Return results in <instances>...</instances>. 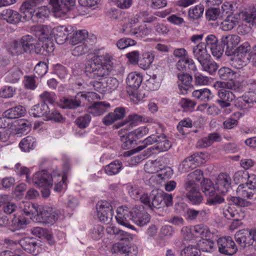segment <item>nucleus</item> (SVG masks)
I'll return each instance as SVG.
<instances>
[{
  "instance_id": "nucleus-24",
  "label": "nucleus",
  "mask_w": 256,
  "mask_h": 256,
  "mask_svg": "<svg viewBox=\"0 0 256 256\" xmlns=\"http://www.w3.org/2000/svg\"><path fill=\"white\" fill-rule=\"evenodd\" d=\"M110 106V104L105 102H94L88 106V112L94 116H99L104 113Z\"/></svg>"
},
{
  "instance_id": "nucleus-23",
  "label": "nucleus",
  "mask_w": 256,
  "mask_h": 256,
  "mask_svg": "<svg viewBox=\"0 0 256 256\" xmlns=\"http://www.w3.org/2000/svg\"><path fill=\"white\" fill-rule=\"evenodd\" d=\"M252 234V230H242L235 234V240L238 244L245 247L246 244L251 245L253 244Z\"/></svg>"
},
{
  "instance_id": "nucleus-37",
  "label": "nucleus",
  "mask_w": 256,
  "mask_h": 256,
  "mask_svg": "<svg viewBox=\"0 0 256 256\" xmlns=\"http://www.w3.org/2000/svg\"><path fill=\"white\" fill-rule=\"evenodd\" d=\"M254 104L252 98L246 96L238 98L235 102L236 106L240 110H248Z\"/></svg>"
},
{
  "instance_id": "nucleus-7",
  "label": "nucleus",
  "mask_w": 256,
  "mask_h": 256,
  "mask_svg": "<svg viewBox=\"0 0 256 256\" xmlns=\"http://www.w3.org/2000/svg\"><path fill=\"white\" fill-rule=\"evenodd\" d=\"M90 96L82 92L78 93L76 96L72 98H64L61 100L63 108L68 109H75L81 106L85 101H90Z\"/></svg>"
},
{
  "instance_id": "nucleus-28",
  "label": "nucleus",
  "mask_w": 256,
  "mask_h": 256,
  "mask_svg": "<svg viewBox=\"0 0 256 256\" xmlns=\"http://www.w3.org/2000/svg\"><path fill=\"white\" fill-rule=\"evenodd\" d=\"M172 147V144L168 140L164 134L159 135L156 145L148 148L147 150L150 152L152 150H157L159 152H166Z\"/></svg>"
},
{
  "instance_id": "nucleus-46",
  "label": "nucleus",
  "mask_w": 256,
  "mask_h": 256,
  "mask_svg": "<svg viewBox=\"0 0 256 256\" xmlns=\"http://www.w3.org/2000/svg\"><path fill=\"white\" fill-rule=\"evenodd\" d=\"M120 141L122 148L124 149H128L130 148L133 144H136V140L133 134L131 132H130L126 134L121 136Z\"/></svg>"
},
{
  "instance_id": "nucleus-19",
  "label": "nucleus",
  "mask_w": 256,
  "mask_h": 256,
  "mask_svg": "<svg viewBox=\"0 0 256 256\" xmlns=\"http://www.w3.org/2000/svg\"><path fill=\"white\" fill-rule=\"evenodd\" d=\"M44 0H26L24 1L20 7V12L25 14L26 16L33 18L34 14L36 7L39 4H42Z\"/></svg>"
},
{
  "instance_id": "nucleus-1",
  "label": "nucleus",
  "mask_w": 256,
  "mask_h": 256,
  "mask_svg": "<svg viewBox=\"0 0 256 256\" xmlns=\"http://www.w3.org/2000/svg\"><path fill=\"white\" fill-rule=\"evenodd\" d=\"M112 57L109 54L94 56L85 66L84 73L91 79L100 80L108 75L113 68Z\"/></svg>"
},
{
  "instance_id": "nucleus-20",
  "label": "nucleus",
  "mask_w": 256,
  "mask_h": 256,
  "mask_svg": "<svg viewBox=\"0 0 256 256\" xmlns=\"http://www.w3.org/2000/svg\"><path fill=\"white\" fill-rule=\"evenodd\" d=\"M37 216L40 217L43 222L50 224L55 222L58 218V214L50 207L40 209Z\"/></svg>"
},
{
  "instance_id": "nucleus-62",
  "label": "nucleus",
  "mask_w": 256,
  "mask_h": 256,
  "mask_svg": "<svg viewBox=\"0 0 256 256\" xmlns=\"http://www.w3.org/2000/svg\"><path fill=\"white\" fill-rule=\"evenodd\" d=\"M15 88L10 86H4L0 90V96L2 98H10L13 96Z\"/></svg>"
},
{
  "instance_id": "nucleus-34",
  "label": "nucleus",
  "mask_w": 256,
  "mask_h": 256,
  "mask_svg": "<svg viewBox=\"0 0 256 256\" xmlns=\"http://www.w3.org/2000/svg\"><path fill=\"white\" fill-rule=\"evenodd\" d=\"M212 94L210 90L206 88L196 90L192 92V96L200 102H206L210 100Z\"/></svg>"
},
{
  "instance_id": "nucleus-10",
  "label": "nucleus",
  "mask_w": 256,
  "mask_h": 256,
  "mask_svg": "<svg viewBox=\"0 0 256 256\" xmlns=\"http://www.w3.org/2000/svg\"><path fill=\"white\" fill-rule=\"evenodd\" d=\"M205 41L206 46L210 51L212 55L216 58H220L224 52L223 44H218V38L213 34L208 36Z\"/></svg>"
},
{
  "instance_id": "nucleus-49",
  "label": "nucleus",
  "mask_w": 256,
  "mask_h": 256,
  "mask_svg": "<svg viewBox=\"0 0 256 256\" xmlns=\"http://www.w3.org/2000/svg\"><path fill=\"white\" fill-rule=\"evenodd\" d=\"M232 64L236 68H240L242 66H246L250 60L245 58L244 56H242L238 54L231 59Z\"/></svg>"
},
{
  "instance_id": "nucleus-58",
  "label": "nucleus",
  "mask_w": 256,
  "mask_h": 256,
  "mask_svg": "<svg viewBox=\"0 0 256 256\" xmlns=\"http://www.w3.org/2000/svg\"><path fill=\"white\" fill-rule=\"evenodd\" d=\"M202 188V192L206 196L212 195L216 190V186H214L210 180L208 179L204 180Z\"/></svg>"
},
{
  "instance_id": "nucleus-52",
  "label": "nucleus",
  "mask_w": 256,
  "mask_h": 256,
  "mask_svg": "<svg viewBox=\"0 0 256 256\" xmlns=\"http://www.w3.org/2000/svg\"><path fill=\"white\" fill-rule=\"evenodd\" d=\"M142 120L143 117L142 116L136 114H132L129 116L128 118L123 122H122L118 125H115L114 126L116 128H118L120 126L126 124L132 126H133L135 125L137 122H142Z\"/></svg>"
},
{
  "instance_id": "nucleus-41",
  "label": "nucleus",
  "mask_w": 256,
  "mask_h": 256,
  "mask_svg": "<svg viewBox=\"0 0 256 256\" xmlns=\"http://www.w3.org/2000/svg\"><path fill=\"white\" fill-rule=\"evenodd\" d=\"M236 72L231 68L224 66L218 70V74L220 79L226 80L236 78Z\"/></svg>"
},
{
  "instance_id": "nucleus-60",
  "label": "nucleus",
  "mask_w": 256,
  "mask_h": 256,
  "mask_svg": "<svg viewBox=\"0 0 256 256\" xmlns=\"http://www.w3.org/2000/svg\"><path fill=\"white\" fill-rule=\"evenodd\" d=\"M200 250L196 246H189L184 248L180 253L181 256H200Z\"/></svg>"
},
{
  "instance_id": "nucleus-6",
  "label": "nucleus",
  "mask_w": 256,
  "mask_h": 256,
  "mask_svg": "<svg viewBox=\"0 0 256 256\" xmlns=\"http://www.w3.org/2000/svg\"><path fill=\"white\" fill-rule=\"evenodd\" d=\"M90 83L95 90L101 92L114 90L119 84L116 78L113 77L102 78L100 80H94Z\"/></svg>"
},
{
  "instance_id": "nucleus-14",
  "label": "nucleus",
  "mask_w": 256,
  "mask_h": 256,
  "mask_svg": "<svg viewBox=\"0 0 256 256\" xmlns=\"http://www.w3.org/2000/svg\"><path fill=\"white\" fill-rule=\"evenodd\" d=\"M218 98L216 102L222 108H227L231 106V102L234 99V94L230 90L222 88L218 92Z\"/></svg>"
},
{
  "instance_id": "nucleus-32",
  "label": "nucleus",
  "mask_w": 256,
  "mask_h": 256,
  "mask_svg": "<svg viewBox=\"0 0 256 256\" xmlns=\"http://www.w3.org/2000/svg\"><path fill=\"white\" fill-rule=\"evenodd\" d=\"M49 112V108L44 102H42L34 106L31 109L30 113L34 117H46Z\"/></svg>"
},
{
  "instance_id": "nucleus-33",
  "label": "nucleus",
  "mask_w": 256,
  "mask_h": 256,
  "mask_svg": "<svg viewBox=\"0 0 256 256\" xmlns=\"http://www.w3.org/2000/svg\"><path fill=\"white\" fill-rule=\"evenodd\" d=\"M220 139V136L217 133L210 134L208 136L198 140L196 144V147L203 148L209 146L214 142L218 141Z\"/></svg>"
},
{
  "instance_id": "nucleus-35",
  "label": "nucleus",
  "mask_w": 256,
  "mask_h": 256,
  "mask_svg": "<svg viewBox=\"0 0 256 256\" xmlns=\"http://www.w3.org/2000/svg\"><path fill=\"white\" fill-rule=\"evenodd\" d=\"M6 48L8 53L12 56H18L24 53L20 41L18 42L14 40L7 44Z\"/></svg>"
},
{
  "instance_id": "nucleus-31",
  "label": "nucleus",
  "mask_w": 256,
  "mask_h": 256,
  "mask_svg": "<svg viewBox=\"0 0 256 256\" xmlns=\"http://www.w3.org/2000/svg\"><path fill=\"white\" fill-rule=\"evenodd\" d=\"M25 108L22 106H18L6 110L4 112L2 116L8 119H15L24 116Z\"/></svg>"
},
{
  "instance_id": "nucleus-57",
  "label": "nucleus",
  "mask_w": 256,
  "mask_h": 256,
  "mask_svg": "<svg viewBox=\"0 0 256 256\" xmlns=\"http://www.w3.org/2000/svg\"><path fill=\"white\" fill-rule=\"evenodd\" d=\"M46 120H54L57 122H63L64 121V118L56 110H50L48 112L46 115Z\"/></svg>"
},
{
  "instance_id": "nucleus-15",
  "label": "nucleus",
  "mask_w": 256,
  "mask_h": 256,
  "mask_svg": "<svg viewBox=\"0 0 256 256\" xmlns=\"http://www.w3.org/2000/svg\"><path fill=\"white\" fill-rule=\"evenodd\" d=\"M72 32V28L60 26L54 28L52 30L54 39L58 44H64L68 39V35Z\"/></svg>"
},
{
  "instance_id": "nucleus-61",
  "label": "nucleus",
  "mask_w": 256,
  "mask_h": 256,
  "mask_svg": "<svg viewBox=\"0 0 256 256\" xmlns=\"http://www.w3.org/2000/svg\"><path fill=\"white\" fill-rule=\"evenodd\" d=\"M91 120V116L86 114L84 116L78 117L75 121L76 124L80 128H84L87 127Z\"/></svg>"
},
{
  "instance_id": "nucleus-39",
  "label": "nucleus",
  "mask_w": 256,
  "mask_h": 256,
  "mask_svg": "<svg viewBox=\"0 0 256 256\" xmlns=\"http://www.w3.org/2000/svg\"><path fill=\"white\" fill-rule=\"evenodd\" d=\"M20 208L22 210L26 216H31L38 214V208L36 206L30 202H22L20 204Z\"/></svg>"
},
{
  "instance_id": "nucleus-2",
  "label": "nucleus",
  "mask_w": 256,
  "mask_h": 256,
  "mask_svg": "<svg viewBox=\"0 0 256 256\" xmlns=\"http://www.w3.org/2000/svg\"><path fill=\"white\" fill-rule=\"evenodd\" d=\"M20 41L24 52H34L46 56L54 50L50 41H48L47 42L39 43L36 38L31 35L22 36Z\"/></svg>"
},
{
  "instance_id": "nucleus-11",
  "label": "nucleus",
  "mask_w": 256,
  "mask_h": 256,
  "mask_svg": "<svg viewBox=\"0 0 256 256\" xmlns=\"http://www.w3.org/2000/svg\"><path fill=\"white\" fill-rule=\"evenodd\" d=\"M131 212L126 206L120 207L117 210L116 218L119 224L130 229L134 230V226L130 223V220H132Z\"/></svg>"
},
{
  "instance_id": "nucleus-26",
  "label": "nucleus",
  "mask_w": 256,
  "mask_h": 256,
  "mask_svg": "<svg viewBox=\"0 0 256 256\" xmlns=\"http://www.w3.org/2000/svg\"><path fill=\"white\" fill-rule=\"evenodd\" d=\"M208 48L206 46V42H200L192 49V52L194 57L200 63L204 61L207 58H210V55L208 53Z\"/></svg>"
},
{
  "instance_id": "nucleus-43",
  "label": "nucleus",
  "mask_w": 256,
  "mask_h": 256,
  "mask_svg": "<svg viewBox=\"0 0 256 256\" xmlns=\"http://www.w3.org/2000/svg\"><path fill=\"white\" fill-rule=\"evenodd\" d=\"M35 139L32 136L24 138L20 142L19 146L24 152H28L34 148Z\"/></svg>"
},
{
  "instance_id": "nucleus-9",
  "label": "nucleus",
  "mask_w": 256,
  "mask_h": 256,
  "mask_svg": "<svg viewBox=\"0 0 256 256\" xmlns=\"http://www.w3.org/2000/svg\"><path fill=\"white\" fill-rule=\"evenodd\" d=\"M217 244L219 252L224 254L232 256L238 250L235 242L230 236L218 238Z\"/></svg>"
},
{
  "instance_id": "nucleus-45",
  "label": "nucleus",
  "mask_w": 256,
  "mask_h": 256,
  "mask_svg": "<svg viewBox=\"0 0 256 256\" xmlns=\"http://www.w3.org/2000/svg\"><path fill=\"white\" fill-rule=\"evenodd\" d=\"M122 167V163L119 160H114L106 166L104 170L106 174L112 176L117 174Z\"/></svg>"
},
{
  "instance_id": "nucleus-56",
  "label": "nucleus",
  "mask_w": 256,
  "mask_h": 256,
  "mask_svg": "<svg viewBox=\"0 0 256 256\" xmlns=\"http://www.w3.org/2000/svg\"><path fill=\"white\" fill-rule=\"evenodd\" d=\"M122 32L126 34H136L138 33H142V34L147 35L149 34L150 30L146 28H144L140 30L139 32L134 29L132 27H130V25L128 23H127L123 26V28L121 30Z\"/></svg>"
},
{
  "instance_id": "nucleus-18",
  "label": "nucleus",
  "mask_w": 256,
  "mask_h": 256,
  "mask_svg": "<svg viewBox=\"0 0 256 256\" xmlns=\"http://www.w3.org/2000/svg\"><path fill=\"white\" fill-rule=\"evenodd\" d=\"M36 36L38 38L39 43L47 42L50 41L54 48V44L50 38L52 30L51 28L47 26H38L34 29Z\"/></svg>"
},
{
  "instance_id": "nucleus-36",
  "label": "nucleus",
  "mask_w": 256,
  "mask_h": 256,
  "mask_svg": "<svg viewBox=\"0 0 256 256\" xmlns=\"http://www.w3.org/2000/svg\"><path fill=\"white\" fill-rule=\"evenodd\" d=\"M238 18L234 15H228L220 24V28L224 31L232 30L238 24Z\"/></svg>"
},
{
  "instance_id": "nucleus-51",
  "label": "nucleus",
  "mask_w": 256,
  "mask_h": 256,
  "mask_svg": "<svg viewBox=\"0 0 256 256\" xmlns=\"http://www.w3.org/2000/svg\"><path fill=\"white\" fill-rule=\"evenodd\" d=\"M223 215L228 220L238 218V212L235 209L234 206L226 205L223 208Z\"/></svg>"
},
{
  "instance_id": "nucleus-38",
  "label": "nucleus",
  "mask_w": 256,
  "mask_h": 256,
  "mask_svg": "<svg viewBox=\"0 0 256 256\" xmlns=\"http://www.w3.org/2000/svg\"><path fill=\"white\" fill-rule=\"evenodd\" d=\"M214 86L218 88H226L236 90H239L242 87V84L238 80H228L227 82H216Z\"/></svg>"
},
{
  "instance_id": "nucleus-22",
  "label": "nucleus",
  "mask_w": 256,
  "mask_h": 256,
  "mask_svg": "<svg viewBox=\"0 0 256 256\" xmlns=\"http://www.w3.org/2000/svg\"><path fill=\"white\" fill-rule=\"evenodd\" d=\"M18 243L21 246L28 252L33 255L37 254L38 250V246L35 238H24L18 241Z\"/></svg>"
},
{
  "instance_id": "nucleus-40",
  "label": "nucleus",
  "mask_w": 256,
  "mask_h": 256,
  "mask_svg": "<svg viewBox=\"0 0 256 256\" xmlns=\"http://www.w3.org/2000/svg\"><path fill=\"white\" fill-rule=\"evenodd\" d=\"M142 80L140 74L132 72L128 74L126 82L129 87L137 88L140 86Z\"/></svg>"
},
{
  "instance_id": "nucleus-50",
  "label": "nucleus",
  "mask_w": 256,
  "mask_h": 256,
  "mask_svg": "<svg viewBox=\"0 0 256 256\" xmlns=\"http://www.w3.org/2000/svg\"><path fill=\"white\" fill-rule=\"evenodd\" d=\"M194 232L196 236H200L202 238H209L211 234L207 226L202 224L195 226Z\"/></svg>"
},
{
  "instance_id": "nucleus-16",
  "label": "nucleus",
  "mask_w": 256,
  "mask_h": 256,
  "mask_svg": "<svg viewBox=\"0 0 256 256\" xmlns=\"http://www.w3.org/2000/svg\"><path fill=\"white\" fill-rule=\"evenodd\" d=\"M125 108L122 107L116 108L114 112H109L102 118L104 124L109 126L116 121L123 118L125 116Z\"/></svg>"
},
{
  "instance_id": "nucleus-47",
  "label": "nucleus",
  "mask_w": 256,
  "mask_h": 256,
  "mask_svg": "<svg viewBox=\"0 0 256 256\" xmlns=\"http://www.w3.org/2000/svg\"><path fill=\"white\" fill-rule=\"evenodd\" d=\"M250 50L251 46L248 42L242 44L235 50L236 54L244 56L249 60L251 59Z\"/></svg>"
},
{
  "instance_id": "nucleus-48",
  "label": "nucleus",
  "mask_w": 256,
  "mask_h": 256,
  "mask_svg": "<svg viewBox=\"0 0 256 256\" xmlns=\"http://www.w3.org/2000/svg\"><path fill=\"white\" fill-rule=\"evenodd\" d=\"M207 212L204 210H196L192 208H188L186 210V216L188 219L193 220L197 218L203 219L206 216Z\"/></svg>"
},
{
  "instance_id": "nucleus-4",
  "label": "nucleus",
  "mask_w": 256,
  "mask_h": 256,
  "mask_svg": "<svg viewBox=\"0 0 256 256\" xmlns=\"http://www.w3.org/2000/svg\"><path fill=\"white\" fill-rule=\"evenodd\" d=\"M97 216L100 220L109 224L113 216L114 211L110 204L107 201L98 202L96 206Z\"/></svg>"
},
{
  "instance_id": "nucleus-17",
  "label": "nucleus",
  "mask_w": 256,
  "mask_h": 256,
  "mask_svg": "<svg viewBox=\"0 0 256 256\" xmlns=\"http://www.w3.org/2000/svg\"><path fill=\"white\" fill-rule=\"evenodd\" d=\"M240 38L236 34H230L223 36L221 42L224 46H226V54L230 56L234 52L232 50L240 43Z\"/></svg>"
},
{
  "instance_id": "nucleus-3",
  "label": "nucleus",
  "mask_w": 256,
  "mask_h": 256,
  "mask_svg": "<svg viewBox=\"0 0 256 256\" xmlns=\"http://www.w3.org/2000/svg\"><path fill=\"white\" fill-rule=\"evenodd\" d=\"M75 2L76 0H50V4L52 7L55 16L61 18L74 6Z\"/></svg>"
},
{
  "instance_id": "nucleus-55",
  "label": "nucleus",
  "mask_w": 256,
  "mask_h": 256,
  "mask_svg": "<svg viewBox=\"0 0 256 256\" xmlns=\"http://www.w3.org/2000/svg\"><path fill=\"white\" fill-rule=\"evenodd\" d=\"M154 56L150 52L143 54L142 58L140 60L139 65L144 70L148 68L154 60Z\"/></svg>"
},
{
  "instance_id": "nucleus-53",
  "label": "nucleus",
  "mask_w": 256,
  "mask_h": 256,
  "mask_svg": "<svg viewBox=\"0 0 256 256\" xmlns=\"http://www.w3.org/2000/svg\"><path fill=\"white\" fill-rule=\"evenodd\" d=\"M204 12V6L197 5L188 10V16L192 20H198L202 16Z\"/></svg>"
},
{
  "instance_id": "nucleus-44",
  "label": "nucleus",
  "mask_w": 256,
  "mask_h": 256,
  "mask_svg": "<svg viewBox=\"0 0 256 256\" xmlns=\"http://www.w3.org/2000/svg\"><path fill=\"white\" fill-rule=\"evenodd\" d=\"M88 36V32L86 30H76L74 32L70 40L72 45L82 43Z\"/></svg>"
},
{
  "instance_id": "nucleus-13",
  "label": "nucleus",
  "mask_w": 256,
  "mask_h": 256,
  "mask_svg": "<svg viewBox=\"0 0 256 256\" xmlns=\"http://www.w3.org/2000/svg\"><path fill=\"white\" fill-rule=\"evenodd\" d=\"M216 188L220 194H225L231 188L232 179L229 175L220 174L216 180Z\"/></svg>"
},
{
  "instance_id": "nucleus-25",
  "label": "nucleus",
  "mask_w": 256,
  "mask_h": 256,
  "mask_svg": "<svg viewBox=\"0 0 256 256\" xmlns=\"http://www.w3.org/2000/svg\"><path fill=\"white\" fill-rule=\"evenodd\" d=\"M164 192L158 190H154L150 194L151 199L150 209L160 208L164 206Z\"/></svg>"
},
{
  "instance_id": "nucleus-21",
  "label": "nucleus",
  "mask_w": 256,
  "mask_h": 256,
  "mask_svg": "<svg viewBox=\"0 0 256 256\" xmlns=\"http://www.w3.org/2000/svg\"><path fill=\"white\" fill-rule=\"evenodd\" d=\"M252 184V182L240 184L237 188V192L244 198L256 199V188Z\"/></svg>"
},
{
  "instance_id": "nucleus-42",
  "label": "nucleus",
  "mask_w": 256,
  "mask_h": 256,
  "mask_svg": "<svg viewBox=\"0 0 256 256\" xmlns=\"http://www.w3.org/2000/svg\"><path fill=\"white\" fill-rule=\"evenodd\" d=\"M204 70L212 74L216 72L218 68V64L210 58H207L204 61L200 63Z\"/></svg>"
},
{
  "instance_id": "nucleus-54",
  "label": "nucleus",
  "mask_w": 256,
  "mask_h": 256,
  "mask_svg": "<svg viewBox=\"0 0 256 256\" xmlns=\"http://www.w3.org/2000/svg\"><path fill=\"white\" fill-rule=\"evenodd\" d=\"M198 246L200 250L204 252H212L214 248V242L207 238L200 240Z\"/></svg>"
},
{
  "instance_id": "nucleus-29",
  "label": "nucleus",
  "mask_w": 256,
  "mask_h": 256,
  "mask_svg": "<svg viewBox=\"0 0 256 256\" xmlns=\"http://www.w3.org/2000/svg\"><path fill=\"white\" fill-rule=\"evenodd\" d=\"M22 72L18 66H14L7 72L6 75V80L10 83L17 82L22 76Z\"/></svg>"
},
{
  "instance_id": "nucleus-64",
  "label": "nucleus",
  "mask_w": 256,
  "mask_h": 256,
  "mask_svg": "<svg viewBox=\"0 0 256 256\" xmlns=\"http://www.w3.org/2000/svg\"><path fill=\"white\" fill-rule=\"evenodd\" d=\"M136 42L128 38H122L116 42L117 47L120 50H123L129 46H134Z\"/></svg>"
},
{
  "instance_id": "nucleus-5",
  "label": "nucleus",
  "mask_w": 256,
  "mask_h": 256,
  "mask_svg": "<svg viewBox=\"0 0 256 256\" xmlns=\"http://www.w3.org/2000/svg\"><path fill=\"white\" fill-rule=\"evenodd\" d=\"M186 197L189 202L192 204H198L202 201L201 194L198 190V185L194 181H186L184 184Z\"/></svg>"
},
{
  "instance_id": "nucleus-63",
  "label": "nucleus",
  "mask_w": 256,
  "mask_h": 256,
  "mask_svg": "<svg viewBox=\"0 0 256 256\" xmlns=\"http://www.w3.org/2000/svg\"><path fill=\"white\" fill-rule=\"evenodd\" d=\"M207 204L209 205L216 206L224 202V199L222 196L215 194V192L212 196H208Z\"/></svg>"
},
{
  "instance_id": "nucleus-59",
  "label": "nucleus",
  "mask_w": 256,
  "mask_h": 256,
  "mask_svg": "<svg viewBox=\"0 0 256 256\" xmlns=\"http://www.w3.org/2000/svg\"><path fill=\"white\" fill-rule=\"evenodd\" d=\"M159 136L152 134L148 138H146L144 140H143L142 144H143L137 147L135 150L136 152H139L140 150H142L145 148H146L148 146L153 144L154 142H157V141L158 139Z\"/></svg>"
},
{
  "instance_id": "nucleus-8",
  "label": "nucleus",
  "mask_w": 256,
  "mask_h": 256,
  "mask_svg": "<svg viewBox=\"0 0 256 256\" xmlns=\"http://www.w3.org/2000/svg\"><path fill=\"white\" fill-rule=\"evenodd\" d=\"M56 178L55 172L51 175L47 171L42 170L36 173L33 176L32 181L37 186L49 187L52 186V181Z\"/></svg>"
},
{
  "instance_id": "nucleus-30",
  "label": "nucleus",
  "mask_w": 256,
  "mask_h": 256,
  "mask_svg": "<svg viewBox=\"0 0 256 256\" xmlns=\"http://www.w3.org/2000/svg\"><path fill=\"white\" fill-rule=\"evenodd\" d=\"M242 19L247 23L256 24V4H252L241 12Z\"/></svg>"
},
{
  "instance_id": "nucleus-12",
  "label": "nucleus",
  "mask_w": 256,
  "mask_h": 256,
  "mask_svg": "<svg viewBox=\"0 0 256 256\" xmlns=\"http://www.w3.org/2000/svg\"><path fill=\"white\" fill-rule=\"evenodd\" d=\"M132 219L139 226L147 224L150 220V216L146 212L142 206L134 208L131 212Z\"/></svg>"
},
{
  "instance_id": "nucleus-27",
  "label": "nucleus",
  "mask_w": 256,
  "mask_h": 256,
  "mask_svg": "<svg viewBox=\"0 0 256 256\" xmlns=\"http://www.w3.org/2000/svg\"><path fill=\"white\" fill-rule=\"evenodd\" d=\"M0 18L6 20L8 23L16 24L20 22L22 16L16 11L11 9H6L4 10L0 14Z\"/></svg>"
}]
</instances>
